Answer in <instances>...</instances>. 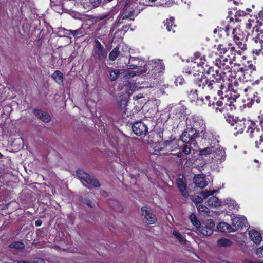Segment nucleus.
Returning a JSON list of instances; mask_svg holds the SVG:
<instances>
[{"label":"nucleus","instance_id":"27","mask_svg":"<svg viewBox=\"0 0 263 263\" xmlns=\"http://www.w3.org/2000/svg\"><path fill=\"white\" fill-rule=\"evenodd\" d=\"M119 55V48H115L109 53V59L111 61H114Z\"/></svg>","mask_w":263,"mask_h":263},{"label":"nucleus","instance_id":"48","mask_svg":"<svg viewBox=\"0 0 263 263\" xmlns=\"http://www.w3.org/2000/svg\"><path fill=\"white\" fill-rule=\"evenodd\" d=\"M228 50H229V53L230 52H231V57L233 56L234 55V54H235L233 52H236V50H235V47H232L231 48H229L228 49Z\"/></svg>","mask_w":263,"mask_h":263},{"label":"nucleus","instance_id":"20","mask_svg":"<svg viewBox=\"0 0 263 263\" xmlns=\"http://www.w3.org/2000/svg\"><path fill=\"white\" fill-rule=\"evenodd\" d=\"M217 229L219 231L229 233L231 232H234L233 229L232 228V225H230L227 222H221L217 226Z\"/></svg>","mask_w":263,"mask_h":263},{"label":"nucleus","instance_id":"13","mask_svg":"<svg viewBox=\"0 0 263 263\" xmlns=\"http://www.w3.org/2000/svg\"><path fill=\"white\" fill-rule=\"evenodd\" d=\"M253 53L257 55H263V41L255 39L252 44Z\"/></svg>","mask_w":263,"mask_h":263},{"label":"nucleus","instance_id":"64","mask_svg":"<svg viewBox=\"0 0 263 263\" xmlns=\"http://www.w3.org/2000/svg\"><path fill=\"white\" fill-rule=\"evenodd\" d=\"M236 31V30H234L233 31V33L234 34L235 32Z\"/></svg>","mask_w":263,"mask_h":263},{"label":"nucleus","instance_id":"7","mask_svg":"<svg viewBox=\"0 0 263 263\" xmlns=\"http://www.w3.org/2000/svg\"><path fill=\"white\" fill-rule=\"evenodd\" d=\"M133 132L137 136H145L147 133L148 128L146 125L143 122L137 121L134 123L132 126Z\"/></svg>","mask_w":263,"mask_h":263},{"label":"nucleus","instance_id":"14","mask_svg":"<svg viewBox=\"0 0 263 263\" xmlns=\"http://www.w3.org/2000/svg\"><path fill=\"white\" fill-rule=\"evenodd\" d=\"M121 13L122 14L120 18L122 20L129 19L130 21H133L134 17L136 16L135 10L133 8L128 9L127 7L123 9Z\"/></svg>","mask_w":263,"mask_h":263},{"label":"nucleus","instance_id":"22","mask_svg":"<svg viewBox=\"0 0 263 263\" xmlns=\"http://www.w3.org/2000/svg\"><path fill=\"white\" fill-rule=\"evenodd\" d=\"M208 205L212 207H217L220 205L219 199L215 196H212L208 199Z\"/></svg>","mask_w":263,"mask_h":263},{"label":"nucleus","instance_id":"47","mask_svg":"<svg viewBox=\"0 0 263 263\" xmlns=\"http://www.w3.org/2000/svg\"><path fill=\"white\" fill-rule=\"evenodd\" d=\"M207 208L206 206H203V205H200L198 207V210L200 212H206Z\"/></svg>","mask_w":263,"mask_h":263},{"label":"nucleus","instance_id":"24","mask_svg":"<svg viewBox=\"0 0 263 263\" xmlns=\"http://www.w3.org/2000/svg\"><path fill=\"white\" fill-rule=\"evenodd\" d=\"M138 67V66L135 64H130L127 65V68L129 69H135L137 68L138 70L136 72L138 74H142L146 71V68L145 66H140L139 68Z\"/></svg>","mask_w":263,"mask_h":263},{"label":"nucleus","instance_id":"26","mask_svg":"<svg viewBox=\"0 0 263 263\" xmlns=\"http://www.w3.org/2000/svg\"><path fill=\"white\" fill-rule=\"evenodd\" d=\"M52 77L59 84L63 82V74L60 71H55L52 75Z\"/></svg>","mask_w":263,"mask_h":263},{"label":"nucleus","instance_id":"55","mask_svg":"<svg viewBox=\"0 0 263 263\" xmlns=\"http://www.w3.org/2000/svg\"><path fill=\"white\" fill-rule=\"evenodd\" d=\"M134 60H135V58L134 57H130V58H129V61H133Z\"/></svg>","mask_w":263,"mask_h":263},{"label":"nucleus","instance_id":"6","mask_svg":"<svg viewBox=\"0 0 263 263\" xmlns=\"http://www.w3.org/2000/svg\"><path fill=\"white\" fill-rule=\"evenodd\" d=\"M215 223L212 219H207L205 223L199 226L197 230L204 236H210L213 234Z\"/></svg>","mask_w":263,"mask_h":263},{"label":"nucleus","instance_id":"31","mask_svg":"<svg viewBox=\"0 0 263 263\" xmlns=\"http://www.w3.org/2000/svg\"><path fill=\"white\" fill-rule=\"evenodd\" d=\"M120 71L119 70H112L110 71L109 78L111 81H115L119 77Z\"/></svg>","mask_w":263,"mask_h":263},{"label":"nucleus","instance_id":"9","mask_svg":"<svg viewBox=\"0 0 263 263\" xmlns=\"http://www.w3.org/2000/svg\"><path fill=\"white\" fill-rule=\"evenodd\" d=\"M176 183L179 191L181 195L185 198H187L189 196L186 191V183L185 182V179L183 175H179L177 179L176 180Z\"/></svg>","mask_w":263,"mask_h":263},{"label":"nucleus","instance_id":"32","mask_svg":"<svg viewBox=\"0 0 263 263\" xmlns=\"http://www.w3.org/2000/svg\"><path fill=\"white\" fill-rule=\"evenodd\" d=\"M231 125L235 126L234 129L237 130V133H241L243 132V124L241 122H235V123H232Z\"/></svg>","mask_w":263,"mask_h":263},{"label":"nucleus","instance_id":"54","mask_svg":"<svg viewBox=\"0 0 263 263\" xmlns=\"http://www.w3.org/2000/svg\"><path fill=\"white\" fill-rule=\"evenodd\" d=\"M243 263H258V262H253L248 259H245Z\"/></svg>","mask_w":263,"mask_h":263},{"label":"nucleus","instance_id":"3","mask_svg":"<svg viewBox=\"0 0 263 263\" xmlns=\"http://www.w3.org/2000/svg\"><path fill=\"white\" fill-rule=\"evenodd\" d=\"M77 175L82 180L95 187L100 186L98 181L93 176H90L87 172L81 169H78L76 172Z\"/></svg>","mask_w":263,"mask_h":263},{"label":"nucleus","instance_id":"57","mask_svg":"<svg viewBox=\"0 0 263 263\" xmlns=\"http://www.w3.org/2000/svg\"><path fill=\"white\" fill-rule=\"evenodd\" d=\"M181 156H182V154H181V153H178L177 154V156H178V157H181Z\"/></svg>","mask_w":263,"mask_h":263},{"label":"nucleus","instance_id":"42","mask_svg":"<svg viewBox=\"0 0 263 263\" xmlns=\"http://www.w3.org/2000/svg\"><path fill=\"white\" fill-rule=\"evenodd\" d=\"M82 33V32L81 29L71 30V35L74 37H76L78 35L81 34Z\"/></svg>","mask_w":263,"mask_h":263},{"label":"nucleus","instance_id":"28","mask_svg":"<svg viewBox=\"0 0 263 263\" xmlns=\"http://www.w3.org/2000/svg\"><path fill=\"white\" fill-rule=\"evenodd\" d=\"M213 151V146L208 147L204 148L203 149H200L199 150V155L200 156H202V155L206 156L210 154H212Z\"/></svg>","mask_w":263,"mask_h":263},{"label":"nucleus","instance_id":"23","mask_svg":"<svg viewBox=\"0 0 263 263\" xmlns=\"http://www.w3.org/2000/svg\"><path fill=\"white\" fill-rule=\"evenodd\" d=\"M217 245L221 247H229L232 246V242L228 239L222 238L217 241Z\"/></svg>","mask_w":263,"mask_h":263},{"label":"nucleus","instance_id":"8","mask_svg":"<svg viewBox=\"0 0 263 263\" xmlns=\"http://www.w3.org/2000/svg\"><path fill=\"white\" fill-rule=\"evenodd\" d=\"M193 61V63L192 65H194L192 66V68L193 66H195V69H196V65L198 68V70H196L197 71H202L203 67L202 65L204 64L206 61L205 56L204 55H202L199 52H196L194 53Z\"/></svg>","mask_w":263,"mask_h":263},{"label":"nucleus","instance_id":"56","mask_svg":"<svg viewBox=\"0 0 263 263\" xmlns=\"http://www.w3.org/2000/svg\"><path fill=\"white\" fill-rule=\"evenodd\" d=\"M259 16L262 17L263 16V11H260L259 13Z\"/></svg>","mask_w":263,"mask_h":263},{"label":"nucleus","instance_id":"5","mask_svg":"<svg viewBox=\"0 0 263 263\" xmlns=\"http://www.w3.org/2000/svg\"><path fill=\"white\" fill-rule=\"evenodd\" d=\"M143 222L147 224H154L156 221V216L148 209L147 206L142 207L141 209Z\"/></svg>","mask_w":263,"mask_h":263},{"label":"nucleus","instance_id":"62","mask_svg":"<svg viewBox=\"0 0 263 263\" xmlns=\"http://www.w3.org/2000/svg\"><path fill=\"white\" fill-rule=\"evenodd\" d=\"M223 263H229L228 261H223Z\"/></svg>","mask_w":263,"mask_h":263},{"label":"nucleus","instance_id":"34","mask_svg":"<svg viewBox=\"0 0 263 263\" xmlns=\"http://www.w3.org/2000/svg\"><path fill=\"white\" fill-rule=\"evenodd\" d=\"M234 40L236 41V44L239 46V48L242 50H245L247 49L246 44H242L241 42L239 41V37H238L236 35H234Z\"/></svg>","mask_w":263,"mask_h":263},{"label":"nucleus","instance_id":"63","mask_svg":"<svg viewBox=\"0 0 263 263\" xmlns=\"http://www.w3.org/2000/svg\"><path fill=\"white\" fill-rule=\"evenodd\" d=\"M160 66L161 67V68H162L163 69V66L161 65Z\"/></svg>","mask_w":263,"mask_h":263},{"label":"nucleus","instance_id":"1","mask_svg":"<svg viewBox=\"0 0 263 263\" xmlns=\"http://www.w3.org/2000/svg\"><path fill=\"white\" fill-rule=\"evenodd\" d=\"M209 73L212 72L213 79L209 80L203 74L202 71H197L193 66V69H190L185 71L186 73L191 75L193 82L200 88L205 89L209 93H214L217 92L218 95L224 88L226 89L224 79L219 73L218 70H214L213 68H210Z\"/></svg>","mask_w":263,"mask_h":263},{"label":"nucleus","instance_id":"49","mask_svg":"<svg viewBox=\"0 0 263 263\" xmlns=\"http://www.w3.org/2000/svg\"><path fill=\"white\" fill-rule=\"evenodd\" d=\"M136 74H138L137 73V72H134V71H131V72H128L126 74V76L127 77H134V76H135Z\"/></svg>","mask_w":263,"mask_h":263},{"label":"nucleus","instance_id":"45","mask_svg":"<svg viewBox=\"0 0 263 263\" xmlns=\"http://www.w3.org/2000/svg\"><path fill=\"white\" fill-rule=\"evenodd\" d=\"M182 152L185 154H189L191 152V148L187 145H185L183 148Z\"/></svg>","mask_w":263,"mask_h":263},{"label":"nucleus","instance_id":"16","mask_svg":"<svg viewBox=\"0 0 263 263\" xmlns=\"http://www.w3.org/2000/svg\"><path fill=\"white\" fill-rule=\"evenodd\" d=\"M33 112L40 120L44 122L48 123L51 120V117L47 112L42 111L40 109H35Z\"/></svg>","mask_w":263,"mask_h":263},{"label":"nucleus","instance_id":"38","mask_svg":"<svg viewBox=\"0 0 263 263\" xmlns=\"http://www.w3.org/2000/svg\"><path fill=\"white\" fill-rule=\"evenodd\" d=\"M203 197L204 198H206L210 195H212L214 194V192L211 191H202L200 193Z\"/></svg>","mask_w":263,"mask_h":263},{"label":"nucleus","instance_id":"18","mask_svg":"<svg viewBox=\"0 0 263 263\" xmlns=\"http://www.w3.org/2000/svg\"><path fill=\"white\" fill-rule=\"evenodd\" d=\"M118 106L123 112L126 110L127 106L128 99L126 96L121 95L118 99Z\"/></svg>","mask_w":263,"mask_h":263},{"label":"nucleus","instance_id":"19","mask_svg":"<svg viewBox=\"0 0 263 263\" xmlns=\"http://www.w3.org/2000/svg\"><path fill=\"white\" fill-rule=\"evenodd\" d=\"M249 235L251 239L254 243H258L261 241V236L258 232L254 230H252L249 232Z\"/></svg>","mask_w":263,"mask_h":263},{"label":"nucleus","instance_id":"4","mask_svg":"<svg viewBox=\"0 0 263 263\" xmlns=\"http://www.w3.org/2000/svg\"><path fill=\"white\" fill-rule=\"evenodd\" d=\"M232 228L234 231L237 230L241 229L243 227L248 226V222L246 218L243 216H234L231 218Z\"/></svg>","mask_w":263,"mask_h":263},{"label":"nucleus","instance_id":"50","mask_svg":"<svg viewBox=\"0 0 263 263\" xmlns=\"http://www.w3.org/2000/svg\"><path fill=\"white\" fill-rule=\"evenodd\" d=\"M194 201L196 203H201L202 202V199L199 196H197L194 200Z\"/></svg>","mask_w":263,"mask_h":263},{"label":"nucleus","instance_id":"30","mask_svg":"<svg viewBox=\"0 0 263 263\" xmlns=\"http://www.w3.org/2000/svg\"><path fill=\"white\" fill-rule=\"evenodd\" d=\"M173 235L179 241V242L184 245L186 243L185 239L182 236V235L177 231H174L173 232Z\"/></svg>","mask_w":263,"mask_h":263},{"label":"nucleus","instance_id":"41","mask_svg":"<svg viewBox=\"0 0 263 263\" xmlns=\"http://www.w3.org/2000/svg\"><path fill=\"white\" fill-rule=\"evenodd\" d=\"M83 202L90 208H93L95 204L89 199H85Z\"/></svg>","mask_w":263,"mask_h":263},{"label":"nucleus","instance_id":"46","mask_svg":"<svg viewBox=\"0 0 263 263\" xmlns=\"http://www.w3.org/2000/svg\"><path fill=\"white\" fill-rule=\"evenodd\" d=\"M96 44V47L93 49H99L104 48V47L101 45V43L97 40L95 41Z\"/></svg>","mask_w":263,"mask_h":263},{"label":"nucleus","instance_id":"15","mask_svg":"<svg viewBox=\"0 0 263 263\" xmlns=\"http://www.w3.org/2000/svg\"><path fill=\"white\" fill-rule=\"evenodd\" d=\"M194 183L195 186L200 189L206 187L208 185L207 181L205 180L203 174H198L194 176L193 178Z\"/></svg>","mask_w":263,"mask_h":263},{"label":"nucleus","instance_id":"44","mask_svg":"<svg viewBox=\"0 0 263 263\" xmlns=\"http://www.w3.org/2000/svg\"><path fill=\"white\" fill-rule=\"evenodd\" d=\"M210 98V96H208L205 97V100L203 98H201V100L202 102H204V104H207L208 106H210L211 105V103L210 101H209Z\"/></svg>","mask_w":263,"mask_h":263},{"label":"nucleus","instance_id":"60","mask_svg":"<svg viewBox=\"0 0 263 263\" xmlns=\"http://www.w3.org/2000/svg\"><path fill=\"white\" fill-rule=\"evenodd\" d=\"M237 52L239 55H241V51H237Z\"/></svg>","mask_w":263,"mask_h":263},{"label":"nucleus","instance_id":"11","mask_svg":"<svg viewBox=\"0 0 263 263\" xmlns=\"http://www.w3.org/2000/svg\"><path fill=\"white\" fill-rule=\"evenodd\" d=\"M235 54H234V55L231 57L229 53L220 55L219 59L216 60V64L220 68L221 65L224 66L227 63L231 64L235 59Z\"/></svg>","mask_w":263,"mask_h":263},{"label":"nucleus","instance_id":"12","mask_svg":"<svg viewBox=\"0 0 263 263\" xmlns=\"http://www.w3.org/2000/svg\"><path fill=\"white\" fill-rule=\"evenodd\" d=\"M247 133L251 138L254 139L255 141L258 140L260 138H262L263 128L261 129L259 128H253L250 127L248 128Z\"/></svg>","mask_w":263,"mask_h":263},{"label":"nucleus","instance_id":"43","mask_svg":"<svg viewBox=\"0 0 263 263\" xmlns=\"http://www.w3.org/2000/svg\"><path fill=\"white\" fill-rule=\"evenodd\" d=\"M255 22L254 20H248V22L246 24V27L247 29H250L252 27L253 24H255Z\"/></svg>","mask_w":263,"mask_h":263},{"label":"nucleus","instance_id":"21","mask_svg":"<svg viewBox=\"0 0 263 263\" xmlns=\"http://www.w3.org/2000/svg\"><path fill=\"white\" fill-rule=\"evenodd\" d=\"M174 18L173 17H171L169 19H167L164 22V25L166 26V29L168 31H172L173 32H175V29L176 28V26L174 25Z\"/></svg>","mask_w":263,"mask_h":263},{"label":"nucleus","instance_id":"10","mask_svg":"<svg viewBox=\"0 0 263 263\" xmlns=\"http://www.w3.org/2000/svg\"><path fill=\"white\" fill-rule=\"evenodd\" d=\"M212 154L215 158L221 161L224 160L226 157V154L224 149L219 144L213 146Z\"/></svg>","mask_w":263,"mask_h":263},{"label":"nucleus","instance_id":"37","mask_svg":"<svg viewBox=\"0 0 263 263\" xmlns=\"http://www.w3.org/2000/svg\"><path fill=\"white\" fill-rule=\"evenodd\" d=\"M103 2L102 0H90L89 3L90 5L93 7V8H97L99 6L100 4Z\"/></svg>","mask_w":263,"mask_h":263},{"label":"nucleus","instance_id":"61","mask_svg":"<svg viewBox=\"0 0 263 263\" xmlns=\"http://www.w3.org/2000/svg\"><path fill=\"white\" fill-rule=\"evenodd\" d=\"M24 263H30V262L28 261H24Z\"/></svg>","mask_w":263,"mask_h":263},{"label":"nucleus","instance_id":"36","mask_svg":"<svg viewBox=\"0 0 263 263\" xmlns=\"http://www.w3.org/2000/svg\"><path fill=\"white\" fill-rule=\"evenodd\" d=\"M217 50L220 52V54L229 53V50L222 45H219L217 47Z\"/></svg>","mask_w":263,"mask_h":263},{"label":"nucleus","instance_id":"33","mask_svg":"<svg viewBox=\"0 0 263 263\" xmlns=\"http://www.w3.org/2000/svg\"><path fill=\"white\" fill-rule=\"evenodd\" d=\"M216 105L218 107H222L220 108L215 107L216 110H219L220 112H222L224 110L225 107L227 105V103L224 102L222 100H219L216 102Z\"/></svg>","mask_w":263,"mask_h":263},{"label":"nucleus","instance_id":"58","mask_svg":"<svg viewBox=\"0 0 263 263\" xmlns=\"http://www.w3.org/2000/svg\"><path fill=\"white\" fill-rule=\"evenodd\" d=\"M39 263H42L44 261L42 259H39Z\"/></svg>","mask_w":263,"mask_h":263},{"label":"nucleus","instance_id":"51","mask_svg":"<svg viewBox=\"0 0 263 263\" xmlns=\"http://www.w3.org/2000/svg\"><path fill=\"white\" fill-rule=\"evenodd\" d=\"M226 201H227V203L229 204V201H230L231 202V204H232V206L233 207H234L235 205H236V202L235 201H234L233 200H229L228 199L226 200Z\"/></svg>","mask_w":263,"mask_h":263},{"label":"nucleus","instance_id":"25","mask_svg":"<svg viewBox=\"0 0 263 263\" xmlns=\"http://www.w3.org/2000/svg\"><path fill=\"white\" fill-rule=\"evenodd\" d=\"M190 219L191 222L196 228V230L199 227L201 224L200 221H199L197 218L196 215L194 213H192L190 216Z\"/></svg>","mask_w":263,"mask_h":263},{"label":"nucleus","instance_id":"2","mask_svg":"<svg viewBox=\"0 0 263 263\" xmlns=\"http://www.w3.org/2000/svg\"><path fill=\"white\" fill-rule=\"evenodd\" d=\"M198 133L197 130L193 127L186 128L180 136V140L184 143L192 144L194 146L197 145L195 139L198 137Z\"/></svg>","mask_w":263,"mask_h":263},{"label":"nucleus","instance_id":"29","mask_svg":"<svg viewBox=\"0 0 263 263\" xmlns=\"http://www.w3.org/2000/svg\"><path fill=\"white\" fill-rule=\"evenodd\" d=\"M9 247L16 249H22L25 247V245L21 241H15L10 244Z\"/></svg>","mask_w":263,"mask_h":263},{"label":"nucleus","instance_id":"53","mask_svg":"<svg viewBox=\"0 0 263 263\" xmlns=\"http://www.w3.org/2000/svg\"><path fill=\"white\" fill-rule=\"evenodd\" d=\"M42 221L40 220H37L35 221V226L36 227H39L41 225Z\"/></svg>","mask_w":263,"mask_h":263},{"label":"nucleus","instance_id":"17","mask_svg":"<svg viewBox=\"0 0 263 263\" xmlns=\"http://www.w3.org/2000/svg\"><path fill=\"white\" fill-rule=\"evenodd\" d=\"M92 55L93 57L98 60L102 61L105 60L106 57V52L104 48L93 49Z\"/></svg>","mask_w":263,"mask_h":263},{"label":"nucleus","instance_id":"39","mask_svg":"<svg viewBox=\"0 0 263 263\" xmlns=\"http://www.w3.org/2000/svg\"><path fill=\"white\" fill-rule=\"evenodd\" d=\"M256 254L259 258L263 257V246H261L256 249Z\"/></svg>","mask_w":263,"mask_h":263},{"label":"nucleus","instance_id":"59","mask_svg":"<svg viewBox=\"0 0 263 263\" xmlns=\"http://www.w3.org/2000/svg\"><path fill=\"white\" fill-rule=\"evenodd\" d=\"M17 263H24V261L20 260V261H18L17 262Z\"/></svg>","mask_w":263,"mask_h":263},{"label":"nucleus","instance_id":"35","mask_svg":"<svg viewBox=\"0 0 263 263\" xmlns=\"http://www.w3.org/2000/svg\"><path fill=\"white\" fill-rule=\"evenodd\" d=\"M255 147L263 152V136L262 138H260L255 141Z\"/></svg>","mask_w":263,"mask_h":263},{"label":"nucleus","instance_id":"52","mask_svg":"<svg viewBox=\"0 0 263 263\" xmlns=\"http://www.w3.org/2000/svg\"><path fill=\"white\" fill-rule=\"evenodd\" d=\"M142 98H143V96L141 94H140L139 95L134 96L133 99H135V100H137L139 99Z\"/></svg>","mask_w":263,"mask_h":263},{"label":"nucleus","instance_id":"40","mask_svg":"<svg viewBox=\"0 0 263 263\" xmlns=\"http://www.w3.org/2000/svg\"><path fill=\"white\" fill-rule=\"evenodd\" d=\"M61 31L63 32L64 35L71 38L69 36L71 35V30H67L65 28H61Z\"/></svg>","mask_w":263,"mask_h":263}]
</instances>
